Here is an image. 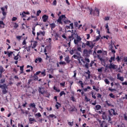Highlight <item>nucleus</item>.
I'll return each instance as SVG.
<instances>
[{
	"label": "nucleus",
	"mask_w": 127,
	"mask_h": 127,
	"mask_svg": "<svg viewBox=\"0 0 127 127\" xmlns=\"http://www.w3.org/2000/svg\"><path fill=\"white\" fill-rule=\"evenodd\" d=\"M62 21H63L65 24H69V23H71V21L68 20L65 15H62L60 16L57 20L58 24H61L62 25H63V22Z\"/></svg>",
	"instance_id": "1"
},
{
	"label": "nucleus",
	"mask_w": 127,
	"mask_h": 127,
	"mask_svg": "<svg viewBox=\"0 0 127 127\" xmlns=\"http://www.w3.org/2000/svg\"><path fill=\"white\" fill-rule=\"evenodd\" d=\"M7 5H5L3 7H1L0 8V10L1 11V13L3 15V16H6V14L7 13Z\"/></svg>",
	"instance_id": "2"
},
{
	"label": "nucleus",
	"mask_w": 127,
	"mask_h": 127,
	"mask_svg": "<svg viewBox=\"0 0 127 127\" xmlns=\"http://www.w3.org/2000/svg\"><path fill=\"white\" fill-rule=\"evenodd\" d=\"M0 88L2 89V93L4 95H5V94L7 93V90H6V89H7V85H6V84H4L3 85L0 84Z\"/></svg>",
	"instance_id": "3"
},
{
	"label": "nucleus",
	"mask_w": 127,
	"mask_h": 127,
	"mask_svg": "<svg viewBox=\"0 0 127 127\" xmlns=\"http://www.w3.org/2000/svg\"><path fill=\"white\" fill-rule=\"evenodd\" d=\"M102 119L103 120H107V121H108V122H111V121H112V118H111V116L108 115L105 113H104L102 115Z\"/></svg>",
	"instance_id": "4"
},
{
	"label": "nucleus",
	"mask_w": 127,
	"mask_h": 127,
	"mask_svg": "<svg viewBox=\"0 0 127 127\" xmlns=\"http://www.w3.org/2000/svg\"><path fill=\"white\" fill-rule=\"evenodd\" d=\"M85 45H87V46H89L90 48H93L94 46H95V45L93 44V42L87 41L86 43H85Z\"/></svg>",
	"instance_id": "5"
},
{
	"label": "nucleus",
	"mask_w": 127,
	"mask_h": 127,
	"mask_svg": "<svg viewBox=\"0 0 127 127\" xmlns=\"http://www.w3.org/2000/svg\"><path fill=\"white\" fill-rule=\"evenodd\" d=\"M83 56L84 57H89L90 56V51L86 49L83 50Z\"/></svg>",
	"instance_id": "6"
},
{
	"label": "nucleus",
	"mask_w": 127,
	"mask_h": 127,
	"mask_svg": "<svg viewBox=\"0 0 127 127\" xmlns=\"http://www.w3.org/2000/svg\"><path fill=\"white\" fill-rule=\"evenodd\" d=\"M109 114H110V117L112 116H117V115H118V113L115 111V110L114 109H111L109 111Z\"/></svg>",
	"instance_id": "7"
},
{
	"label": "nucleus",
	"mask_w": 127,
	"mask_h": 127,
	"mask_svg": "<svg viewBox=\"0 0 127 127\" xmlns=\"http://www.w3.org/2000/svg\"><path fill=\"white\" fill-rule=\"evenodd\" d=\"M108 68L109 69H116L118 68V66L117 65H115L113 63H111L108 66Z\"/></svg>",
	"instance_id": "8"
},
{
	"label": "nucleus",
	"mask_w": 127,
	"mask_h": 127,
	"mask_svg": "<svg viewBox=\"0 0 127 127\" xmlns=\"http://www.w3.org/2000/svg\"><path fill=\"white\" fill-rule=\"evenodd\" d=\"M38 91L39 93L42 95H43V94L45 93V89H44V87H39Z\"/></svg>",
	"instance_id": "9"
},
{
	"label": "nucleus",
	"mask_w": 127,
	"mask_h": 127,
	"mask_svg": "<svg viewBox=\"0 0 127 127\" xmlns=\"http://www.w3.org/2000/svg\"><path fill=\"white\" fill-rule=\"evenodd\" d=\"M4 54L7 55V56L10 58V57H12V55L13 54V52H8V51H4Z\"/></svg>",
	"instance_id": "10"
},
{
	"label": "nucleus",
	"mask_w": 127,
	"mask_h": 127,
	"mask_svg": "<svg viewBox=\"0 0 127 127\" xmlns=\"http://www.w3.org/2000/svg\"><path fill=\"white\" fill-rule=\"evenodd\" d=\"M47 119L51 121V119L52 120H54V119H56V116L54 114H50L49 116H47Z\"/></svg>",
	"instance_id": "11"
},
{
	"label": "nucleus",
	"mask_w": 127,
	"mask_h": 127,
	"mask_svg": "<svg viewBox=\"0 0 127 127\" xmlns=\"http://www.w3.org/2000/svg\"><path fill=\"white\" fill-rule=\"evenodd\" d=\"M117 79L120 80L121 82H124L125 78L123 76H121V73H118L117 74Z\"/></svg>",
	"instance_id": "12"
},
{
	"label": "nucleus",
	"mask_w": 127,
	"mask_h": 127,
	"mask_svg": "<svg viewBox=\"0 0 127 127\" xmlns=\"http://www.w3.org/2000/svg\"><path fill=\"white\" fill-rule=\"evenodd\" d=\"M64 61H65L66 63L67 64H69L70 62H71V60H70V57H69V56H66L64 58Z\"/></svg>",
	"instance_id": "13"
},
{
	"label": "nucleus",
	"mask_w": 127,
	"mask_h": 127,
	"mask_svg": "<svg viewBox=\"0 0 127 127\" xmlns=\"http://www.w3.org/2000/svg\"><path fill=\"white\" fill-rule=\"evenodd\" d=\"M113 61H116V56H112L109 60L110 63H113Z\"/></svg>",
	"instance_id": "14"
},
{
	"label": "nucleus",
	"mask_w": 127,
	"mask_h": 127,
	"mask_svg": "<svg viewBox=\"0 0 127 127\" xmlns=\"http://www.w3.org/2000/svg\"><path fill=\"white\" fill-rule=\"evenodd\" d=\"M39 35H42V36H44L45 35V31H39V32L37 33V36H39Z\"/></svg>",
	"instance_id": "15"
},
{
	"label": "nucleus",
	"mask_w": 127,
	"mask_h": 127,
	"mask_svg": "<svg viewBox=\"0 0 127 127\" xmlns=\"http://www.w3.org/2000/svg\"><path fill=\"white\" fill-rule=\"evenodd\" d=\"M42 62V59L41 58H37L35 60V63H41Z\"/></svg>",
	"instance_id": "16"
},
{
	"label": "nucleus",
	"mask_w": 127,
	"mask_h": 127,
	"mask_svg": "<svg viewBox=\"0 0 127 127\" xmlns=\"http://www.w3.org/2000/svg\"><path fill=\"white\" fill-rule=\"evenodd\" d=\"M42 19L44 22H46V21H47V19H48V16L46 15H44L42 16Z\"/></svg>",
	"instance_id": "17"
},
{
	"label": "nucleus",
	"mask_w": 127,
	"mask_h": 127,
	"mask_svg": "<svg viewBox=\"0 0 127 127\" xmlns=\"http://www.w3.org/2000/svg\"><path fill=\"white\" fill-rule=\"evenodd\" d=\"M85 73L88 75L87 76H86V78L90 79L91 78V72L90 70H88L87 72H85Z\"/></svg>",
	"instance_id": "18"
},
{
	"label": "nucleus",
	"mask_w": 127,
	"mask_h": 127,
	"mask_svg": "<svg viewBox=\"0 0 127 127\" xmlns=\"http://www.w3.org/2000/svg\"><path fill=\"white\" fill-rule=\"evenodd\" d=\"M29 121L30 125H32V124H33V122H35V123H36V120H35V118H30L29 119Z\"/></svg>",
	"instance_id": "19"
},
{
	"label": "nucleus",
	"mask_w": 127,
	"mask_h": 127,
	"mask_svg": "<svg viewBox=\"0 0 127 127\" xmlns=\"http://www.w3.org/2000/svg\"><path fill=\"white\" fill-rule=\"evenodd\" d=\"M101 108H102V107L101 106V105H97L95 106V111H99V110H101Z\"/></svg>",
	"instance_id": "20"
},
{
	"label": "nucleus",
	"mask_w": 127,
	"mask_h": 127,
	"mask_svg": "<svg viewBox=\"0 0 127 127\" xmlns=\"http://www.w3.org/2000/svg\"><path fill=\"white\" fill-rule=\"evenodd\" d=\"M0 28H4V24L2 21H0Z\"/></svg>",
	"instance_id": "21"
},
{
	"label": "nucleus",
	"mask_w": 127,
	"mask_h": 127,
	"mask_svg": "<svg viewBox=\"0 0 127 127\" xmlns=\"http://www.w3.org/2000/svg\"><path fill=\"white\" fill-rule=\"evenodd\" d=\"M101 127H108V125L106 124V122L105 121H102V124H101Z\"/></svg>",
	"instance_id": "22"
},
{
	"label": "nucleus",
	"mask_w": 127,
	"mask_h": 127,
	"mask_svg": "<svg viewBox=\"0 0 127 127\" xmlns=\"http://www.w3.org/2000/svg\"><path fill=\"white\" fill-rule=\"evenodd\" d=\"M19 53L20 52H19L18 54L14 57V60H18L19 58H21L20 56H19Z\"/></svg>",
	"instance_id": "23"
},
{
	"label": "nucleus",
	"mask_w": 127,
	"mask_h": 127,
	"mask_svg": "<svg viewBox=\"0 0 127 127\" xmlns=\"http://www.w3.org/2000/svg\"><path fill=\"white\" fill-rule=\"evenodd\" d=\"M50 26L51 29H53L55 28V27H56V25L55 24V23H51L50 24Z\"/></svg>",
	"instance_id": "24"
},
{
	"label": "nucleus",
	"mask_w": 127,
	"mask_h": 127,
	"mask_svg": "<svg viewBox=\"0 0 127 127\" xmlns=\"http://www.w3.org/2000/svg\"><path fill=\"white\" fill-rule=\"evenodd\" d=\"M112 53H113V56H116V50H114V49H113V47H112L111 49H110Z\"/></svg>",
	"instance_id": "25"
},
{
	"label": "nucleus",
	"mask_w": 127,
	"mask_h": 127,
	"mask_svg": "<svg viewBox=\"0 0 127 127\" xmlns=\"http://www.w3.org/2000/svg\"><path fill=\"white\" fill-rule=\"evenodd\" d=\"M36 46H37V41H34L32 48L34 49L36 47Z\"/></svg>",
	"instance_id": "26"
},
{
	"label": "nucleus",
	"mask_w": 127,
	"mask_h": 127,
	"mask_svg": "<svg viewBox=\"0 0 127 127\" xmlns=\"http://www.w3.org/2000/svg\"><path fill=\"white\" fill-rule=\"evenodd\" d=\"M4 71H5L4 68H3L2 66H0V73H1V74H2V73H3Z\"/></svg>",
	"instance_id": "27"
},
{
	"label": "nucleus",
	"mask_w": 127,
	"mask_h": 127,
	"mask_svg": "<svg viewBox=\"0 0 127 127\" xmlns=\"http://www.w3.org/2000/svg\"><path fill=\"white\" fill-rule=\"evenodd\" d=\"M42 116L41 114L40 113H37L35 115V117L36 118H40Z\"/></svg>",
	"instance_id": "28"
},
{
	"label": "nucleus",
	"mask_w": 127,
	"mask_h": 127,
	"mask_svg": "<svg viewBox=\"0 0 127 127\" xmlns=\"http://www.w3.org/2000/svg\"><path fill=\"white\" fill-rule=\"evenodd\" d=\"M23 68H24V65H22L20 66V70L21 71L20 74H22V73H23Z\"/></svg>",
	"instance_id": "29"
},
{
	"label": "nucleus",
	"mask_w": 127,
	"mask_h": 127,
	"mask_svg": "<svg viewBox=\"0 0 127 127\" xmlns=\"http://www.w3.org/2000/svg\"><path fill=\"white\" fill-rule=\"evenodd\" d=\"M56 108L58 110L60 107H61V104L59 102H57V104L55 105Z\"/></svg>",
	"instance_id": "30"
},
{
	"label": "nucleus",
	"mask_w": 127,
	"mask_h": 127,
	"mask_svg": "<svg viewBox=\"0 0 127 127\" xmlns=\"http://www.w3.org/2000/svg\"><path fill=\"white\" fill-rule=\"evenodd\" d=\"M109 96L110 97V98H112V99H115L116 98V96L113 93L109 94Z\"/></svg>",
	"instance_id": "31"
},
{
	"label": "nucleus",
	"mask_w": 127,
	"mask_h": 127,
	"mask_svg": "<svg viewBox=\"0 0 127 127\" xmlns=\"http://www.w3.org/2000/svg\"><path fill=\"white\" fill-rule=\"evenodd\" d=\"M104 82L105 83H106V84H107V85H110V81H109V79H105L104 80Z\"/></svg>",
	"instance_id": "32"
},
{
	"label": "nucleus",
	"mask_w": 127,
	"mask_h": 127,
	"mask_svg": "<svg viewBox=\"0 0 127 127\" xmlns=\"http://www.w3.org/2000/svg\"><path fill=\"white\" fill-rule=\"evenodd\" d=\"M74 52H75V49H72V50L70 51L69 53L70 54H71V55H73L74 54Z\"/></svg>",
	"instance_id": "33"
},
{
	"label": "nucleus",
	"mask_w": 127,
	"mask_h": 127,
	"mask_svg": "<svg viewBox=\"0 0 127 127\" xmlns=\"http://www.w3.org/2000/svg\"><path fill=\"white\" fill-rule=\"evenodd\" d=\"M26 14H24V13L22 12V13H20V15H21V17H26V15H25Z\"/></svg>",
	"instance_id": "34"
},
{
	"label": "nucleus",
	"mask_w": 127,
	"mask_h": 127,
	"mask_svg": "<svg viewBox=\"0 0 127 127\" xmlns=\"http://www.w3.org/2000/svg\"><path fill=\"white\" fill-rule=\"evenodd\" d=\"M26 14H24V13L22 12V13H20V15H21V17H26V15H25Z\"/></svg>",
	"instance_id": "35"
},
{
	"label": "nucleus",
	"mask_w": 127,
	"mask_h": 127,
	"mask_svg": "<svg viewBox=\"0 0 127 127\" xmlns=\"http://www.w3.org/2000/svg\"><path fill=\"white\" fill-rule=\"evenodd\" d=\"M100 38H101V35H99V36H96L95 41H99Z\"/></svg>",
	"instance_id": "36"
},
{
	"label": "nucleus",
	"mask_w": 127,
	"mask_h": 127,
	"mask_svg": "<svg viewBox=\"0 0 127 127\" xmlns=\"http://www.w3.org/2000/svg\"><path fill=\"white\" fill-rule=\"evenodd\" d=\"M54 90H55V91H56V92H60V89L58 88L57 87H56V86L54 87Z\"/></svg>",
	"instance_id": "37"
},
{
	"label": "nucleus",
	"mask_w": 127,
	"mask_h": 127,
	"mask_svg": "<svg viewBox=\"0 0 127 127\" xmlns=\"http://www.w3.org/2000/svg\"><path fill=\"white\" fill-rule=\"evenodd\" d=\"M63 95H66V93H65V92H64V91H62L60 93V97H62L63 96Z\"/></svg>",
	"instance_id": "38"
},
{
	"label": "nucleus",
	"mask_w": 127,
	"mask_h": 127,
	"mask_svg": "<svg viewBox=\"0 0 127 127\" xmlns=\"http://www.w3.org/2000/svg\"><path fill=\"white\" fill-rule=\"evenodd\" d=\"M5 79H1L0 81V84L1 85V84H3V83H5Z\"/></svg>",
	"instance_id": "39"
},
{
	"label": "nucleus",
	"mask_w": 127,
	"mask_h": 127,
	"mask_svg": "<svg viewBox=\"0 0 127 127\" xmlns=\"http://www.w3.org/2000/svg\"><path fill=\"white\" fill-rule=\"evenodd\" d=\"M91 89V87L87 86L86 88L83 89V90L84 91V92H87V91H88V89Z\"/></svg>",
	"instance_id": "40"
},
{
	"label": "nucleus",
	"mask_w": 127,
	"mask_h": 127,
	"mask_svg": "<svg viewBox=\"0 0 127 127\" xmlns=\"http://www.w3.org/2000/svg\"><path fill=\"white\" fill-rule=\"evenodd\" d=\"M46 41L49 43V44H51V38H49L46 40Z\"/></svg>",
	"instance_id": "41"
},
{
	"label": "nucleus",
	"mask_w": 127,
	"mask_h": 127,
	"mask_svg": "<svg viewBox=\"0 0 127 127\" xmlns=\"http://www.w3.org/2000/svg\"><path fill=\"white\" fill-rule=\"evenodd\" d=\"M59 64H60V65H66L67 64L65 62H60Z\"/></svg>",
	"instance_id": "42"
},
{
	"label": "nucleus",
	"mask_w": 127,
	"mask_h": 127,
	"mask_svg": "<svg viewBox=\"0 0 127 127\" xmlns=\"http://www.w3.org/2000/svg\"><path fill=\"white\" fill-rule=\"evenodd\" d=\"M89 10L90 11V14H95V12L93 11V9L90 8Z\"/></svg>",
	"instance_id": "43"
},
{
	"label": "nucleus",
	"mask_w": 127,
	"mask_h": 127,
	"mask_svg": "<svg viewBox=\"0 0 127 127\" xmlns=\"http://www.w3.org/2000/svg\"><path fill=\"white\" fill-rule=\"evenodd\" d=\"M72 57H73V58H74V59H79V56L76 55H74Z\"/></svg>",
	"instance_id": "44"
},
{
	"label": "nucleus",
	"mask_w": 127,
	"mask_h": 127,
	"mask_svg": "<svg viewBox=\"0 0 127 127\" xmlns=\"http://www.w3.org/2000/svg\"><path fill=\"white\" fill-rule=\"evenodd\" d=\"M40 13H41V10H38L36 14L37 16H39V14H40Z\"/></svg>",
	"instance_id": "45"
},
{
	"label": "nucleus",
	"mask_w": 127,
	"mask_h": 127,
	"mask_svg": "<svg viewBox=\"0 0 127 127\" xmlns=\"http://www.w3.org/2000/svg\"><path fill=\"white\" fill-rule=\"evenodd\" d=\"M93 90H95L96 92H98L99 91V88H97L95 86H93Z\"/></svg>",
	"instance_id": "46"
},
{
	"label": "nucleus",
	"mask_w": 127,
	"mask_h": 127,
	"mask_svg": "<svg viewBox=\"0 0 127 127\" xmlns=\"http://www.w3.org/2000/svg\"><path fill=\"white\" fill-rule=\"evenodd\" d=\"M22 38V36H16V39H17L18 40H20V39H21Z\"/></svg>",
	"instance_id": "47"
},
{
	"label": "nucleus",
	"mask_w": 127,
	"mask_h": 127,
	"mask_svg": "<svg viewBox=\"0 0 127 127\" xmlns=\"http://www.w3.org/2000/svg\"><path fill=\"white\" fill-rule=\"evenodd\" d=\"M85 100L86 102H90V101H91V99L88 98V97H87V96L85 97Z\"/></svg>",
	"instance_id": "48"
},
{
	"label": "nucleus",
	"mask_w": 127,
	"mask_h": 127,
	"mask_svg": "<svg viewBox=\"0 0 127 127\" xmlns=\"http://www.w3.org/2000/svg\"><path fill=\"white\" fill-rule=\"evenodd\" d=\"M90 37H91L90 34H86V39H90Z\"/></svg>",
	"instance_id": "49"
},
{
	"label": "nucleus",
	"mask_w": 127,
	"mask_h": 127,
	"mask_svg": "<svg viewBox=\"0 0 127 127\" xmlns=\"http://www.w3.org/2000/svg\"><path fill=\"white\" fill-rule=\"evenodd\" d=\"M76 40L81 41L82 40V38L81 37H80V36H77L76 37Z\"/></svg>",
	"instance_id": "50"
},
{
	"label": "nucleus",
	"mask_w": 127,
	"mask_h": 127,
	"mask_svg": "<svg viewBox=\"0 0 127 127\" xmlns=\"http://www.w3.org/2000/svg\"><path fill=\"white\" fill-rule=\"evenodd\" d=\"M27 68H30L31 71H33V67H32V66H30L29 65H27Z\"/></svg>",
	"instance_id": "51"
},
{
	"label": "nucleus",
	"mask_w": 127,
	"mask_h": 127,
	"mask_svg": "<svg viewBox=\"0 0 127 127\" xmlns=\"http://www.w3.org/2000/svg\"><path fill=\"white\" fill-rule=\"evenodd\" d=\"M30 107H32L34 109H35V104L34 103H31L30 104Z\"/></svg>",
	"instance_id": "52"
},
{
	"label": "nucleus",
	"mask_w": 127,
	"mask_h": 127,
	"mask_svg": "<svg viewBox=\"0 0 127 127\" xmlns=\"http://www.w3.org/2000/svg\"><path fill=\"white\" fill-rule=\"evenodd\" d=\"M122 85H123V86H127V82L125 81L124 82H122Z\"/></svg>",
	"instance_id": "53"
},
{
	"label": "nucleus",
	"mask_w": 127,
	"mask_h": 127,
	"mask_svg": "<svg viewBox=\"0 0 127 127\" xmlns=\"http://www.w3.org/2000/svg\"><path fill=\"white\" fill-rule=\"evenodd\" d=\"M56 4H57V1L54 0L53 3V5H56Z\"/></svg>",
	"instance_id": "54"
},
{
	"label": "nucleus",
	"mask_w": 127,
	"mask_h": 127,
	"mask_svg": "<svg viewBox=\"0 0 127 127\" xmlns=\"http://www.w3.org/2000/svg\"><path fill=\"white\" fill-rule=\"evenodd\" d=\"M109 79H110V80H111V81H112L113 82L115 81V78H114V77H113V76H110L109 77Z\"/></svg>",
	"instance_id": "55"
},
{
	"label": "nucleus",
	"mask_w": 127,
	"mask_h": 127,
	"mask_svg": "<svg viewBox=\"0 0 127 127\" xmlns=\"http://www.w3.org/2000/svg\"><path fill=\"white\" fill-rule=\"evenodd\" d=\"M85 61L87 62V63H90V60L87 58H85Z\"/></svg>",
	"instance_id": "56"
},
{
	"label": "nucleus",
	"mask_w": 127,
	"mask_h": 127,
	"mask_svg": "<svg viewBox=\"0 0 127 127\" xmlns=\"http://www.w3.org/2000/svg\"><path fill=\"white\" fill-rule=\"evenodd\" d=\"M14 28H17L18 27V24L16 23H15V25L13 26Z\"/></svg>",
	"instance_id": "57"
},
{
	"label": "nucleus",
	"mask_w": 127,
	"mask_h": 127,
	"mask_svg": "<svg viewBox=\"0 0 127 127\" xmlns=\"http://www.w3.org/2000/svg\"><path fill=\"white\" fill-rule=\"evenodd\" d=\"M74 25L75 27H78V22H74Z\"/></svg>",
	"instance_id": "58"
},
{
	"label": "nucleus",
	"mask_w": 127,
	"mask_h": 127,
	"mask_svg": "<svg viewBox=\"0 0 127 127\" xmlns=\"http://www.w3.org/2000/svg\"><path fill=\"white\" fill-rule=\"evenodd\" d=\"M71 100L73 101V102H75L76 100L75 99V97H74L73 96H71Z\"/></svg>",
	"instance_id": "59"
},
{
	"label": "nucleus",
	"mask_w": 127,
	"mask_h": 127,
	"mask_svg": "<svg viewBox=\"0 0 127 127\" xmlns=\"http://www.w3.org/2000/svg\"><path fill=\"white\" fill-rule=\"evenodd\" d=\"M124 62H126V63L127 64V57H125L124 58Z\"/></svg>",
	"instance_id": "60"
},
{
	"label": "nucleus",
	"mask_w": 127,
	"mask_h": 127,
	"mask_svg": "<svg viewBox=\"0 0 127 127\" xmlns=\"http://www.w3.org/2000/svg\"><path fill=\"white\" fill-rule=\"evenodd\" d=\"M60 85L62 87H65V82H64L63 83H60Z\"/></svg>",
	"instance_id": "61"
},
{
	"label": "nucleus",
	"mask_w": 127,
	"mask_h": 127,
	"mask_svg": "<svg viewBox=\"0 0 127 127\" xmlns=\"http://www.w3.org/2000/svg\"><path fill=\"white\" fill-rule=\"evenodd\" d=\"M34 80H38V77L36 75H35V76H34Z\"/></svg>",
	"instance_id": "62"
},
{
	"label": "nucleus",
	"mask_w": 127,
	"mask_h": 127,
	"mask_svg": "<svg viewBox=\"0 0 127 127\" xmlns=\"http://www.w3.org/2000/svg\"><path fill=\"white\" fill-rule=\"evenodd\" d=\"M124 120L125 121H127V116L126 114H124Z\"/></svg>",
	"instance_id": "63"
},
{
	"label": "nucleus",
	"mask_w": 127,
	"mask_h": 127,
	"mask_svg": "<svg viewBox=\"0 0 127 127\" xmlns=\"http://www.w3.org/2000/svg\"><path fill=\"white\" fill-rule=\"evenodd\" d=\"M18 127H24L23 126V125H22V124H18Z\"/></svg>",
	"instance_id": "64"
}]
</instances>
